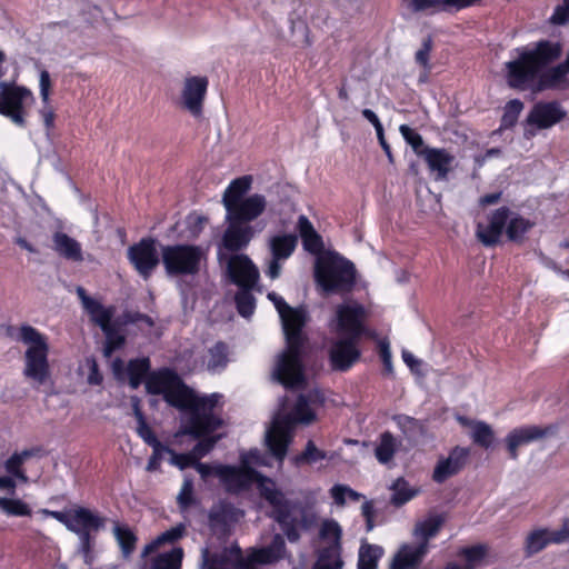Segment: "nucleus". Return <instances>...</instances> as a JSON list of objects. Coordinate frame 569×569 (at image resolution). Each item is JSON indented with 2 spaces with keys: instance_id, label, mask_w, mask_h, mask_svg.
Masks as SVG:
<instances>
[{
  "instance_id": "18",
  "label": "nucleus",
  "mask_w": 569,
  "mask_h": 569,
  "mask_svg": "<svg viewBox=\"0 0 569 569\" xmlns=\"http://www.w3.org/2000/svg\"><path fill=\"white\" fill-rule=\"evenodd\" d=\"M286 345H305L308 341L303 328L308 321L307 311L302 308L290 307L288 312L280 315Z\"/></svg>"
},
{
  "instance_id": "15",
  "label": "nucleus",
  "mask_w": 569,
  "mask_h": 569,
  "mask_svg": "<svg viewBox=\"0 0 569 569\" xmlns=\"http://www.w3.org/2000/svg\"><path fill=\"white\" fill-rule=\"evenodd\" d=\"M566 117L567 112L559 101H539L536 102L529 111L526 118V124L538 130H543L556 126Z\"/></svg>"
},
{
  "instance_id": "33",
  "label": "nucleus",
  "mask_w": 569,
  "mask_h": 569,
  "mask_svg": "<svg viewBox=\"0 0 569 569\" xmlns=\"http://www.w3.org/2000/svg\"><path fill=\"white\" fill-rule=\"evenodd\" d=\"M87 303L88 308L86 311L90 316L91 321L99 326L101 330H104L118 322L117 320H112L116 311L113 306L104 307L100 301L96 299H88Z\"/></svg>"
},
{
  "instance_id": "34",
  "label": "nucleus",
  "mask_w": 569,
  "mask_h": 569,
  "mask_svg": "<svg viewBox=\"0 0 569 569\" xmlns=\"http://www.w3.org/2000/svg\"><path fill=\"white\" fill-rule=\"evenodd\" d=\"M383 555L385 549L381 546L362 540L358 551L357 569H378Z\"/></svg>"
},
{
  "instance_id": "27",
  "label": "nucleus",
  "mask_w": 569,
  "mask_h": 569,
  "mask_svg": "<svg viewBox=\"0 0 569 569\" xmlns=\"http://www.w3.org/2000/svg\"><path fill=\"white\" fill-rule=\"evenodd\" d=\"M422 152L421 157L427 162L429 170L437 172L438 179L447 178L455 157L443 148L426 147Z\"/></svg>"
},
{
  "instance_id": "58",
  "label": "nucleus",
  "mask_w": 569,
  "mask_h": 569,
  "mask_svg": "<svg viewBox=\"0 0 569 569\" xmlns=\"http://www.w3.org/2000/svg\"><path fill=\"white\" fill-rule=\"evenodd\" d=\"M393 421L406 436H413L422 430L421 422L413 417H409L406 415H397L393 417Z\"/></svg>"
},
{
  "instance_id": "64",
  "label": "nucleus",
  "mask_w": 569,
  "mask_h": 569,
  "mask_svg": "<svg viewBox=\"0 0 569 569\" xmlns=\"http://www.w3.org/2000/svg\"><path fill=\"white\" fill-rule=\"evenodd\" d=\"M549 21L555 26H565L569 22V0H563L562 4L555 8Z\"/></svg>"
},
{
  "instance_id": "51",
  "label": "nucleus",
  "mask_w": 569,
  "mask_h": 569,
  "mask_svg": "<svg viewBox=\"0 0 569 569\" xmlns=\"http://www.w3.org/2000/svg\"><path fill=\"white\" fill-rule=\"evenodd\" d=\"M327 459V452L317 448L312 440H308L303 451L293 458L297 466L313 465L318 461Z\"/></svg>"
},
{
  "instance_id": "16",
  "label": "nucleus",
  "mask_w": 569,
  "mask_h": 569,
  "mask_svg": "<svg viewBox=\"0 0 569 569\" xmlns=\"http://www.w3.org/2000/svg\"><path fill=\"white\" fill-rule=\"evenodd\" d=\"M208 86L209 80L207 77L191 76L184 79L181 91V106L194 118L202 116Z\"/></svg>"
},
{
  "instance_id": "14",
  "label": "nucleus",
  "mask_w": 569,
  "mask_h": 569,
  "mask_svg": "<svg viewBox=\"0 0 569 569\" xmlns=\"http://www.w3.org/2000/svg\"><path fill=\"white\" fill-rule=\"evenodd\" d=\"M226 272L229 281L239 289H254L260 279L258 267L244 253L231 256L227 262Z\"/></svg>"
},
{
  "instance_id": "53",
  "label": "nucleus",
  "mask_w": 569,
  "mask_h": 569,
  "mask_svg": "<svg viewBox=\"0 0 569 569\" xmlns=\"http://www.w3.org/2000/svg\"><path fill=\"white\" fill-rule=\"evenodd\" d=\"M433 49V40L429 34L422 40L421 48L415 53V61L428 73L431 70L430 54Z\"/></svg>"
},
{
  "instance_id": "47",
  "label": "nucleus",
  "mask_w": 569,
  "mask_h": 569,
  "mask_svg": "<svg viewBox=\"0 0 569 569\" xmlns=\"http://www.w3.org/2000/svg\"><path fill=\"white\" fill-rule=\"evenodd\" d=\"M475 445L489 449L495 441V432L490 425L485 421H477L470 435Z\"/></svg>"
},
{
  "instance_id": "29",
  "label": "nucleus",
  "mask_w": 569,
  "mask_h": 569,
  "mask_svg": "<svg viewBox=\"0 0 569 569\" xmlns=\"http://www.w3.org/2000/svg\"><path fill=\"white\" fill-rule=\"evenodd\" d=\"M298 227L303 249L317 257L323 254L326 251L323 250L325 243L322 237L316 231L309 219L305 216H300Z\"/></svg>"
},
{
  "instance_id": "26",
  "label": "nucleus",
  "mask_w": 569,
  "mask_h": 569,
  "mask_svg": "<svg viewBox=\"0 0 569 569\" xmlns=\"http://www.w3.org/2000/svg\"><path fill=\"white\" fill-rule=\"evenodd\" d=\"M568 71L560 62L553 67H546L539 73L536 91L567 89L569 87Z\"/></svg>"
},
{
  "instance_id": "35",
  "label": "nucleus",
  "mask_w": 569,
  "mask_h": 569,
  "mask_svg": "<svg viewBox=\"0 0 569 569\" xmlns=\"http://www.w3.org/2000/svg\"><path fill=\"white\" fill-rule=\"evenodd\" d=\"M151 362L147 357L130 359L127 365V375L131 389H138L151 372Z\"/></svg>"
},
{
  "instance_id": "36",
  "label": "nucleus",
  "mask_w": 569,
  "mask_h": 569,
  "mask_svg": "<svg viewBox=\"0 0 569 569\" xmlns=\"http://www.w3.org/2000/svg\"><path fill=\"white\" fill-rule=\"evenodd\" d=\"M298 238L295 234H278L270 239L269 248L276 259L287 260L297 247Z\"/></svg>"
},
{
  "instance_id": "57",
  "label": "nucleus",
  "mask_w": 569,
  "mask_h": 569,
  "mask_svg": "<svg viewBox=\"0 0 569 569\" xmlns=\"http://www.w3.org/2000/svg\"><path fill=\"white\" fill-rule=\"evenodd\" d=\"M408 9L413 12H426L431 10L432 12L446 11L445 0H410Z\"/></svg>"
},
{
  "instance_id": "6",
  "label": "nucleus",
  "mask_w": 569,
  "mask_h": 569,
  "mask_svg": "<svg viewBox=\"0 0 569 569\" xmlns=\"http://www.w3.org/2000/svg\"><path fill=\"white\" fill-rule=\"evenodd\" d=\"M146 391L152 396H162L163 400L173 408L191 405L193 389L171 368L151 371L146 379Z\"/></svg>"
},
{
  "instance_id": "23",
  "label": "nucleus",
  "mask_w": 569,
  "mask_h": 569,
  "mask_svg": "<svg viewBox=\"0 0 569 569\" xmlns=\"http://www.w3.org/2000/svg\"><path fill=\"white\" fill-rule=\"evenodd\" d=\"M569 540V527L559 530L537 529L531 531L525 541L526 557H531L543 550L550 543H562Z\"/></svg>"
},
{
  "instance_id": "54",
  "label": "nucleus",
  "mask_w": 569,
  "mask_h": 569,
  "mask_svg": "<svg viewBox=\"0 0 569 569\" xmlns=\"http://www.w3.org/2000/svg\"><path fill=\"white\" fill-rule=\"evenodd\" d=\"M378 353L382 362V375L386 377H393L395 370L392 365V355L390 343L387 339L378 341Z\"/></svg>"
},
{
  "instance_id": "42",
  "label": "nucleus",
  "mask_w": 569,
  "mask_h": 569,
  "mask_svg": "<svg viewBox=\"0 0 569 569\" xmlns=\"http://www.w3.org/2000/svg\"><path fill=\"white\" fill-rule=\"evenodd\" d=\"M443 522L445 519L440 515L429 517L416 526L415 535L421 538L420 542H426L429 547V539L437 536Z\"/></svg>"
},
{
  "instance_id": "61",
  "label": "nucleus",
  "mask_w": 569,
  "mask_h": 569,
  "mask_svg": "<svg viewBox=\"0 0 569 569\" xmlns=\"http://www.w3.org/2000/svg\"><path fill=\"white\" fill-rule=\"evenodd\" d=\"M194 503L193 483L191 479H186L178 495V505L181 509H187Z\"/></svg>"
},
{
  "instance_id": "60",
  "label": "nucleus",
  "mask_w": 569,
  "mask_h": 569,
  "mask_svg": "<svg viewBox=\"0 0 569 569\" xmlns=\"http://www.w3.org/2000/svg\"><path fill=\"white\" fill-rule=\"evenodd\" d=\"M198 439L199 441L193 446L191 450L196 460H200L202 457L207 456L211 450H213L219 438L209 435Z\"/></svg>"
},
{
  "instance_id": "62",
  "label": "nucleus",
  "mask_w": 569,
  "mask_h": 569,
  "mask_svg": "<svg viewBox=\"0 0 569 569\" xmlns=\"http://www.w3.org/2000/svg\"><path fill=\"white\" fill-rule=\"evenodd\" d=\"M170 456V463L178 467L180 470H184L190 467L193 468L197 462L191 451L187 453H178L172 449Z\"/></svg>"
},
{
  "instance_id": "20",
  "label": "nucleus",
  "mask_w": 569,
  "mask_h": 569,
  "mask_svg": "<svg viewBox=\"0 0 569 569\" xmlns=\"http://www.w3.org/2000/svg\"><path fill=\"white\" fill-rule=\"evenodd\" d=\"M266 207V197L260 193H254L227 208L226 219L250 224L251 221L263 213Z\"/></svg>"
},
{
  "instance_id": "30",
  "label": "nucleus",
  "mask_w": 569,
  "mask_h": 569,
  "mask_svg": "<svg viewBox=\"0 0 569 569\" xmlns=\"http://www.w3.org/2000/svg\"><path fill=\"white\" fill-rule=\"evenodd\" d=\"M41 449L39 447L24 449L20 452H13L6 461L4 469L9 477H12L14 480L18 479L22 482L28 481V476L23 469L24 462L34 456L40 453Z\"/></svg>"
},
{
  "instance_id": "31",
  "label": "nucleus",
  "mask_w": 569,
  "mask_h": 569,
  "mask_svg": "<svg viewBox=\"0 0 569 569\" xmlns=\"http://www.w3.org/2000/svg\"><path fill=\"white\" fill-rule=\"evenodd\" d=\"M284 551V539L280 535H276L268 546L254 551L252 560L259 565L276 563L283 558Z\"/></svg>"
},
{
  "instance_id": "40",
  "label": "nucleus",
  "mask_w": 569,
  "mask_h": 569,
  "mask_svg": "<svg viewBox=\"0 0 569 569\" xmlns=\"http://www.w3.org/2000/svg\"><path fill=\"white\" fill-rule=\"evenodd\" d=\"M116 540L121 549L123 557H129L136 550L138 538L132 529L127 525L116 523L113 528Z\"/></svg>"
},
{
  "instance_id": "63",
  "label": "nucleus",
  "mask_w": 569,
  "mask_h": 569,
  "mask_svg": "<svg viewBox=\"0 0 569 569\" xmlns=\"http://www.w3.org/2000/svg\"><path fill=\"white\" fill-rule=\"evenodd\" d=\"M136 431L138 436L144 441L146 445L150 447L154 445L160 446L161 441L158 439V437L156 436L154 431L149 426L147 420L139 422Z\"/></svg>"
},
{
  "instance_id": "24",
  "label": "nucleus",
  "mask_w": 569,
  "mask_h": 569,
  "mask_svg": "<svg viewBox=\"0 0 569 569\" xmlns=\"http://www.w3.org/2000/svg\"><path fill=\"white\" fill-rule=\"evenodd\" d=\"M427 553L426 542H419L417 546L405 543L393 556L389 569H418Z\"/></svg>"
},
{
  "instance_id": "13",
  "label": "nucleus",
  "mask_w": 569,
  "mask_h": 569,
  "mask_svg": "<svg viewBox=\"0 0 569 569\" xmlns=\"http://www.w3.org/2000/svg\"><path fill=\"white\" fill-rule=\"evenodd\" d=\"M128 259L136 271L148 280L158 267L160 259L153 238H142L128 249Z\"/></svg>"
},
{
  "instance_id": "8",
  "label": "nucleus",
  "mask_w": 569,
  "mask_h": 569,
  "mask_svg": "<svg viewBox=\"0 0 569 569\" xmlns=\"http://www.w3.org/2000/svg\"><path fill=\"white\" fill-rule=\"evenodd\" d=\"M206 252L190 243L168 244L161 248V261L168 276H196L201 270Z\"/></svg>"
},
{
  "instance_id": "11",
  "label": "nucleus",
  "mask_w": 569,
  "mask_h": 569,
  "mask_svg": "<svg viewBox=\"0 0 569 569\" xmlns=\"http://www.w3.org/2000/svg\"><path fill=\"white\" fill-rule=\"evenodd\" d=\"M260 495L272 507V518L279 523L288 540L297 542L300 539L299 521L291 515V501L282 491L266 486L260 488Z\"/></svg>"
},
{
  "instance_id": "32",
  "label": "nucleus",
  "mask_w": 569,
  "mask_h": 569,
  "mask_svg": "<svg viewBox=\"0 0 569 569\" xmlns=\"http://www.w3.org/2000/svg\"><path fill=\"white\" fill-rule=\"evenodd\" d=\"M251 184L252 177L249 174L232 180L223 193L222 202L224 208L227 209L238 201L246 199L247 197L244 196L251 189Z\"/></svg>"
},
{
  "instance_id": "9",
  "label": "nucleus",
  "mask_w": 569,
  "mask_h": 569,
  "mask_svg": "<svg viewBox=\"0 0 569 569\" xmlns=\"http://www.w3.org/2000/svg\"><path fill=\"white\" fill-rule=\"evenodd\" d=\"M303 349L305 345L288 343L278 356L272 375L286 389H300L307 382Z\"/></svg>"
},
{
  "instance_id": "2",
  "label": "nucleus",
  "mask_w": 569,
  "mask_h": 569,
  "mask_svg": "<svg viewBox=\"0 0 569 569\" xmlns=\"http://www.w3.org/2000/svg\"><path fill=\"white\" fill-rule=\"evenodd\" d=\"M562 44L559 41L539 40L531 48H523L515 60L506 63V80L511 89H535L539 73L560 59Z\"/></svg>"
},
{
  "instance_id": "44",
  "label": "nucleus",
  "mask_w": 569,
  "mask_h": 569,
  "mask_svg": "<svg viewBox=\"0 0 569 569\" xmlns=\"http://www.w3.org/2000/svg\"><path fill=\"white\" fill-rule=\"evenodd\" d=\"M525 108L520 99H511L503 107V113L500 119V130H508L513 128L519 119L520 113Z\"/></svg>"
},
{
  "instance_id": "41",
  "label": "nucleus",
  "mask_w": 569,
  "mask_h": 569,
  "mask_svg": "<svg viewBox=\"0 0 569 569\" xmlns=\"http://www.w3.org/2000/svg\"><path fill=\"white\" fill-rule=\"evenodd\" d=\"M120 323L117 322L102 330L106 336L103 356L107 358L111 357L116 351L122 349L126 343V337L120 332Z\"/></svg>"
},
{
  "instance_id": "49",
  "label": "nucleus",
  "mask_w": 569,
  "mask_h": 569,
  "mask_svg": "<svg viewBox=\"0 0 569 569\" xmlns=\"http://www.w3.org/2000/svg\"><path fill=\"white\" fill-rule=\"evenodd\" d=\"M238 509L229 502L221 503L213 508L209 513V520L214 526H226L228 522L237 520Z\"/></svg>"
},
{
  "instance_id": "17",
  "label": "nucleus",
  "mask_w": 569,
  "mask_h": 569,
  "mask_svg": "<svg viewBox=\"0 0 569 569\" xmlns=\"http://www.w3.org/2000/svg\"><path fill=\"white\" fill-rule=\"evenodd\" d=\"M470 456V450L465 447L456 446L447 458H440L435 466L432 480L436 483H443L449 478L460 473L466 467Z\"/></svg>"
},
{
  "instance_id": "59",
  "label": "nucleus",
  "mask_w": 569,
  "mask_h": 569,
  "mask_svg": "<svg viewBox=\"0 0 569 569\" xmlns=\"http://www.w3.org/2000/svg\"><path fill=\"white\" fill-rule=\"evenodd\" d=\"M152 448V455L150 456L148 463H147V471L153 472L160 470L161 461L163 459V453L172 452V449L160 442V446H151Z\"/></svg>"
},
{
  "instance_id": "28",
  "label": "nucleus",
  "mask_w": 569,
  "mask_h": 569,
  "mask_svg": "<svg viewBox=\"0 0 569 569\" xmlns=\"http://www.w3.org/2000/svg\"><path fill=\"white\" fill-rule=\"evenodd\" d=\"M52 249L62 258L80 262L83 260L81 244L63 231H56L52 234Z\"/></svg>"
},
{
  "instance_id": "21",
  "label": "nucleus",
  "mask_w": 569,
  "mask_h": 569,
  "mask_svg": "<svg viewBox=\"0 0 569 569\" xmlns=\"http://www.w3.org/2000/svg\"><path fill=\"white\" fill-rule=\"evenodd\" d=\"M557 427L548 426L545 428L538 426H526L512 429L506 437V445L509 457L513 460L518 458V448L528 445L537 439L548 435H553Z\"/></svg>"
},
{
  "instance_id": "56",
  "label": "nucleus",
  "mask_w": 569,
  "mask_h": 569,
  "mask_svg": "<svg viewBox=\"0 0 569 569\" xmlns=\"http://www.w3.org/2000/svg\"><path fill=\"white\" fill-rule=\"evenodd\" d=\"M393 489L392 502L396 506L405 505L416 496V491L410 489L409 483L403 478L397 479Z\"/></svg>"
},
{
  "instance_id": "39",
  "label": "nucleus",
  "mask_w": 569,
  "mask_h": 569,
  "mask_svg": "<svg viewBox=\"0 0 569 569\" xmlns=\"http://www.w3.org/2000/svg\"><path fill=\"white\" fill-rule=\"evenodd\" d=\"M282 418H289L292 427L295 428L296 423H311L315 421L316 413L310 408L308 398L303 395H300L292 411Z\"/></svg>"
},
{
  "instance_id": "38",
  "label": "nucleus",
  "mask_w": 569,
  "mask_h": 569,
  "mask_svg": "<svg viewBox=\"0 0 569 569\" xmlns=\"http://www.w3.org/2000/svg\"><path fill=\"white\" fill-rule=\"evenodd\" d=\"M342 567L343 560L341 558V547L339 542L322 548L313 565V569H342Z\"/></svg>"
},
{
  "instance_id": "43",
  "label": "nucleus",
  "mask_w": 569,
  "mask_h": 569,
  "mask_svg": "<svg viewBox=\"0 0 569 569\" xmlns=\"http://www.w3.org/2000/svg\"><path fill=\"white\" fill-rule=\"evenodd\" d=\"M183 551L181 548H173L154 557L151 561V569H180Z\"/></svg>"
},
{
  "instance_id": "19",
  "label": "nucleus",
  "mask_w": 569,
  "mask_h": 569,
  "mask_svg": "<svg viewBox=\"0 0 569 569\" xmlns=\"http://www.w3.org/2000/svg\"><path fill=\"white\" fill-rule=\"evenodd\" d=\"M293 427L289 418L274 420L272 427L267 433V446L271 455L282 461L288 452V447L292 440Z\"/></svg>"
},
{
  "instance_id": "4",
  "label": "nucleus",
  "mask_w": 569,
  "mask_h": 569,
  "mask_svg": "<svg viewBox=\"0 0 569 569\" xmlns=\"http://www.w3.org/2000/svg\"><path fill=\"white\" fill-rule=\"evenodd\" d=\"M313 276L317 284L326 293H350L357 282L353 262L333 250H328L316 258Z\"/></svg>"
},
{
  "instance_id": "7",
  "label": "nucleus",
  "mask_w": 569,
  "mask_h": 569,
  "mask_svg": "<svg viewBox=\"0 0 569 569\" xmlns=\"http://www.w3.org/2000/svg\"><path fill=\"white\" fill-rule=\"evenodd\" d=\"M193 397L191 405L178 408L190 412L188 419L182 422L180 432L192 438H202L220 428L222 421L213 413L217 405L216 395L200 397L193 391Z\"/></svg>"
},
{
  "instance_id": "3",
  "label": "nucleus",
  "mask_w": 569,
  "mask_h": 569,
  "mask_svg": "<svg viewBox=\"0 0 569 569\" xmlns=\"http://www.w3.org/2000/svg\"><path fill=\"white\" fill-rule=\"evenodd\" d=\"M535 226L533 220L512 211L508 206H501L487 213L485 223H477L476 237L480 243L488 248L500 244L503 234H506L508 241L522 244L527 233Z\"/></svg>"
},
{
  "instance_id": "5",
  "label": "nucleus",
  "mask_w": 569,
  "mask_h": 569,
  "mask_svg": "<svg viewBox=\"0 0 569 569\" xmlns=\"http://www.w3.org/2000/svg\"><path fill=\"white\" fill-rule=\"evenodd\" d=\"M18 340L28 346L24 351L23 376L38 385L46 383L51 375L48 338L34 327L21 325Z\"/></svg>"
},
{
  "instance_id": "50",
  "label": "nucleus",
  "mask_w": 569,
  "mask_h": 569,
  "mask_svg": "<svg viewBox=\"0 0 569 569\" xmlns=\"http://www.w3.org/2000/svg\"><path fill=\"white\" fill-rule=\"evenodd\" d=\"M0 508L8 516L30 517L32 513L30 506L21 499L0 497Z\"/></svg>"
},
{
  "instance_id": "55",
  "label": "nucleus",
  "mask_w": 569,
  "mask_h": 569,
  "mask_svg": "<svg viewBox=\"0 0 569 569\" xmlns=\"http://www.w3.org/2000/svg\"><path fill=\"white\" fill-rule=\"evenodd\" d=\"M487 553L488 547L482 543L465 547L459 551V556L463 557L467 562L473 566L479 565L486 558Z\"/></svg>"
},
{
  "instance_id": "12",
  "label": "nucleus",
  "mask_w": 569,
  "mask_h": 569,
  "mask_svg": "<svg viewBox=\"0 0 569 569\" xmlns=\"http://www.w3.org/2000/svg\"><path fill=\"white\" fill-rule=\"evenodd\" d=\"M218 478L229 493H239L248 490L259 478V472L242 459L241 466L218 465Z\"/></svg>"
},
{
  "instance_id": "52",
  "label": "nucleus",
  "mask_w": 569,
  "mask_h": 569,
  "mask_svg": "<svg viewBox=\"0 0 569 569\" xmlns=\"http://www.w3.org/2000/svg\"><path fill=\"white\" fill-rule=\"evenodd\" d=\"M399 131L405 141L413 149V151L421 157L426 148L423 139L419 132L410 128L408 124H401Z\"/></svg>"
},
{
  "instance_id": "37",
  "label": "nucleus",
  "mask_w": 569,
  "mask_h": 569,
  "mask_svg": "<svg viewBox=\"0 0 569 569\" xmlns=\"http://www.w3.org/2000/svg\"><path fill=\"white\" fill-rule=\"evenodd\" d=\"M399 442L390 431H385L379 437V443L375 448V457L381 465L390 463L398 451Z\"/></svg>"
},
{
  "instance_id": "25",
  "label": "nucleus",
  "mask_w": 569,
  "mask_h": 569,
  "mask_svg": "<svg viewBox=\"0 0 569 569\" xmlns=\"http://www.w3.org/2000/svg\"><path fill=\"white\" fill-rule=\"evenodd\" d=\"M69 531L73 533L93 531L98 532L104 528L106 518L86 507L71 509Z\"/></svg>"
},
{
  "instance_id": "1",
  "label": "nucleus",
  "mask_w": 569,
  "mask_h": 569,
  "mask_svg": "<svg viewBox=\"0 0 569 569\" xmlns=\"http://www.w3.org/2000/svg\"><path fill=\"white\" fill-rule=\"evenodd\" d=\"M336 313L337 329L343 337L332 342L329 349V362L333 371L346 372L361 357L358 345L361 337L367 335L366 310L360 303H343L338 306Z\"/></svg>"
},
{
  "instance_id": "45",
  "label": "nucleus",
  "mask_w": 569,
  "mask_h": 569,
  "mask_svg": "<svg viewBox=\"0 0 569 569\" xmlns=\"http://www.w3.org/2000/svg\"><path fill=\"white\" fill-rule=\"evenodd\" d=\"M209 361H208V370L217 371L222 370L227 367L228 363V346L223 341L216 342L209 349Z\"/></svg>"
},
{
  "instance_id": "22",
  "label": "nucleus",
  "mask_w": 569,
  "mask_h": 569,
  "mask_svg": "<svg viewBox=\"0 0 569 569\" xmlns=\"http://www.w3.org/2000/svg\"><path fill=\"white\" fill-rule=\"evenodd\" d=\"M228 226L222 234V247L230 252H239L246 249L256 234L250 224H244L232 219H227Z\"/></svg>"
},
{
  "instance_id": "10",
  "label": "nucleus",
  "mask_w": 569,
  "mask_h": 569,
  "mask_svg": "<svg viewBox=\"0 0 569 569\" xmlns=\"http://www.w3.org/2000/svg\"><path fill=\"white\" fill-rule=\"evenodd\" d=\"M34 101L33 93L23 86L14 82H0V114L12 123L24 128L27 126V106Z\"/></svg>"
},
{
  "instance_id": "46",
  "label": "nucleus",
  "mask_w": 569,
  "mask_h": 569,
  "mask_svg": "<svg viewBox=\"0 0 569 569\" xmlns=\"http://www.w3.org/2000/svg\"><path fill=\"white\" fill-rule=\"evenodd\" d=\"M184 532H186V526L183 523H179V525L166 530L164 532L159 535L156 538V540H153L151 543H149L144 547V553H148L164 543L177 542L179 539H181L183 537Z\"/></svg>"
},
{
  "instance_id": "48",
  "label": "nucleus",
  "mask_w": 569,
  "mask_h": 569,
  "mask_svg": "<svg viewBox=\"0 0 569 569\" xmlns=\"http://www.w3.org/2000/svg\"><path fill=\"white\" fill-rule=\"evenodd\" d=\"M253 289H239L234 295V303L238 313L243 318H249L256 310V298L252 295Z\"/></svg>"
}]
</instances>
